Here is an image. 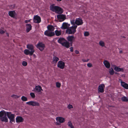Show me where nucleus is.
Listing matches in <instances>:
<instances>
[{
    "instance_id": "nucleus-1",
    "label": "nucleus",
    "mask_w": 128,
    "mask_h": 128,
    "mask_svg": "<svg viewBox=\"0 0 128 128\" xmlns=\"http://www.w3.org/2000/svg\"><path fill=\"white\" fill-rule=\"evenodd\" d=\"M26 48L28 50H25L24 51V54L26 55H32L35 51L33 45L32 44H28L26 45Z\"/></svg>"
},
{
    "instance_id": "nucleus-2",
    "label": "nucleus",
    "mask_w": 128,
    "mask_h": 128,
    "mask_svg": "<svg viewBox=\"0 0 128 128\" xmlns=\"http://www.w3.org/2000/svg\"><path fill=\"white\" fill-rule=\"evenodd\" d=\"M77 27V26L75 25L67 29L66 30L67 32L70 34H74L76 32V29Z\"/></svg>"
},
{
    "instance_id": "nucleus-3",
    "label": "nucleus",
    "mask_w": 128,
    "mask_h": 128,
    "mask_svg": "<svg viewBox=\"0 0 128 128\" xmlns=\"http://www.w3.org/2000/svg\"><path fill=\"white\" fill-rule=\"evenodd\" d=\"M7 116L10 120V122L11 123L13 122H15L14 115L12 114L10 112H7Z\"/></svg>"
},
{
    "instance_id": "nucleus-4",
    "label": "nucleus",
    "mask_w": 128,
    "mask_h": 128,
    "mask_svg": "<svg viewBox=\"0 0 128 128\" xmlns=\"http://www.w3.org/2000/svg\"><path fill=\"white\" fill-rule=\"evenodd\" d=\"M36 47L40 51H42L44 49L45 47L44 44L42 42H39L36 45Z\"/></svg>"
},
{
    "instance_id": "nucleus-5",
    "label": "nucleus",
    "mask_w": 128,
    "mask_h": 128,
    "mask_svg": "<svg viewBox=\"0 0 128 128\" xmlns=\"http://www.w3.org/2000/svg\"><path fill=\"white\" fill-rule=\"evenodd\" d=\"M65 63L62 61L60 60L58 62L57 64V67L63 69L64 68Z\"/></svg>"
},
{
    "instance_id": "nucleus-6",
    "label": "nucleus",
    "mask_w": 128,
    "mask_h": 128,
    "mask_svg": "<svg viewBox=\"0 0 128 128\" xmlns=\"http://www.w3.org/2000/svg\"><path fill=\"white\" fill-rule=\"evenodd\" d=\"M33 20L34 22L36 23H39L41 21V19L40 17L38 15L34 16Z\"/></svg>"
},
{
    "instance_id": "nucleus-7",
    "label": "nucleus",
    "mask_w": 128,
    "mask_h": 128,
    "mask_svg": "<svg viewBox=\"0 0 128 128\" xmlns=\"http://www.w3.org/2000/svg\"><path fill=\"white\" fill-rule=\"evenodd\" d=\"M44 34L47 36L51 37L54 36L55 35V34L54 32L46 30L44 32Z\"/></svg>"
},
{
    "instance_id": "nucleus-8",
    "label": "nucleus",
    "mask_w": 128,
    "mask_h": 128,
    "mask_svg": "<svg viewBox=\"0 0 128 128\" xmlns=\"http://www.w3.org/2000/svg\"><path fill=\"white\" fill-rule=\"evenodd\" d=\"M26 103L27 104L32 105V106H38L40 105L39 104L38 102L33 101L28 102Z\"/></svg>"
},
{
    "instance_id": "nucleus-9",
    "label": "nucleus",
    "mask_w": 128,
    "mask_h": 128,
    "mask_svg": "<svg viewBox=\"0 0 128 128\" xmlns=\"http://www.w3.org/2000/svg\"><path fill=\"white\" fill-rule=\"evenodd\" d=\"M57 18L60 20V21H64L66 18V16L65 15L60 14L57 16Z\"/></svg>"
},
{
    "instance_id": "nucleus-10",
    "label": "nucleus",
    "mask_w": 128,
    "mask_h": 128,
    "mask_svg": "<svg viewBox=\"0 0 128 128\" xmlns=\"http://www.w3.org/2000/svg\"><path fill=\"white\" fill-rule=\"evenodd\" d=\"M105 86L104 84H100L98 86V90L99 92L103 93L104 91Z\"/></svg>"
},
{
    "instance_id": "nucleus-11",
    "label": "nucleus",
    "mask_w": 128,
    "mask_h": 128,
    "mask_svg": "<svg viewBox=\"0 0 128 128\" xmlns=\"http://www.w3.org/2000/svg\"><path fill=\"white\" fill-rule=\"evenodd\" d=\"M75 23L76 25L79 26L82 25L83 23L82 19L80 18H78L76 19Z\"/></svg>"
},
{
    "instance_id": "nucleus-12",
    "label": "nucleus",
    "mask_w": 128,
    "mask_h": 128,
    "mask_svg": "<svg viewBox=\"0 0 128 128\" xmlns=\"http://www.w3.org/2000/svg\"><path fill=\"white\" fill-rule=\"evenodd\" d=\"M16 121L17 123L22 122L24 121V119L21 116H18L16 118Z\"/></svg>"
},
{
    "instance_id": "nucleus-13",
    "label": "nucleus",
    "mask_w": 128,
    "mask_h": 128,
    "mask_svg": "<svg viewBox=\"0 0 128 128\" xmlns=\"http://www.w3.org/2000/svg\"><path fill=\"white\" fill-rule=\"evenodd\" d=\"M55 12L58 14H62L63 12V9L59 6H58Z\"/></svg>"
},
{
    "instance_id": "nucleus-14",
    "label": "nucleus",
    "mask_w": 128,
    "mask_h": 128,
    "mask_svg": "<svg viewBox=\"0 0 128 128\" xmlns=\"http://www.w3.org/2000/svg\"><path fill=\"white\" fill-rule=\"evenodd\" d=\"M26 31L27 32H29L32 28V26L30 24H26Z\"/></svg>"
},
{
    "instance_id": "nucleus-15",
    "label": "nucleus",
    "mask_w": 128,
    "mask_h": 128,
    "mask_svg": "<svg viewBox=\"0 0 128 128\" xmlns=\"http://www.w3.org/2000/svg\"><path fill=\"white\" fill-rule=\"evenodd\" d=\"M9 15L11 17L14 18L16 15V12L13 10L10 11L8 13Z\"/></svg>"
},
{
    "instance_id": "nucleus-16",
    "label": "nucleus",
    "mask_w": 128,
    "mask_h": 128,
    "mask_svg": "<svg viewBox=\"0 0 128 128\" xmlns=\"http://www.w3.org/2000/svg\"><path fill=\"white\" fill-rule=\"evenodd\" d=\"M62 45L67 48H68L70 47V43L66 41L62 44Z\"/></svg>"
},
{
    "instance_id": "nucleus-17",
    "label": "nucleus",
    "mask_w": 128,
    "mask_h": 128,
    "mask_svg": "<svg viewBox=\"0 0 128 128\" xmlns=\"http://www.w3.org/2000/svg\"><path fill=\"white\" fill-rule=\"evenodd\" d=\"M67 40L70 42H73V40H74V36H68L67 38Z\"/></svg>"
},
{
    "instance_id": "nucleus-18",
    "label": "nucleus",
    "mask_w": 128,
    "mask_h": 128,
    "mask_svg": "<svg viewBox=\"0 0 128 128\" xmlns=\"http://www.w3.org/2000/svg\"><path fill=\"white\" fill-rule=\"evenodd\" d=\"M56 120L60 123H63L65 121L64 118L62 117H57L56 118Z\"/></svg>"
},
{
    "instance_id": "nucleus-19",
    "label": "nucleus",
    "mask_w": 128,
    "mask_h": 128,
    "mask_svg": "<svg viewBox=\"0 0 128 128\" xmlns=\"http://www.w3.org/2000/svg\"><path fill=\"white\" fill-rule=\"evenodd\" d=\"M121 86L126 89H128V84L125 82L121 81Z\"/></svg>"
},
{
    "instance_id": "nucleus-20",
    "label": "nucleus",
    "mask_w": 128,
    "mask_h": 128,
    "mask_svg": "<svg viewBox=\"0 0 128 128\" xmlns=\"http://www.w3.org/2000/svg\"><path fill=\"white\" fill-rule=\"evenodd\" d=\"M4 110H3L0 112V117L1 118L4 116L7 115V112Z\"/></svg>"
},
{
    "instance_id": "nucleus-21",
    "label": "nucleus",
    "mask_w": 128,
    "mask_h": 128,
    "mask_svg": "<svg viewBox=\"0 0 128 128\" xmlns=\"http://www.w3.org/2000/svg\"><path fill=\"white\" fill-rule=\"evenodd\" d=\"M114 69L116 71L118 72H123L124 71V69L123 68H120L117 66L115 67Z\"/></svg>"
},
{
    "instance_id": "nucleus-22",
    "label": "nucleus",
    "mask_w": 128,
    "mask_h": 128,
    "mask_svg": "<svg viewBox=\"0 0 128 128\" xmlns=\"http://www.w3.org/2000/svg\"><path fill=\"white\" fill-rule=\"evenodd\" d=\"M58 6H54L53 5H51L50 7V10L53 12H56Z\"/></svg>"
},
{
    "instance_id": "nucleus-23",
    "label": "nucleus",
    "mask_w": 128,
    "mask_h": 128,
    "mask_svg": "<svg viewBox=\"0 0 128 128\" xmlns=\"http://www.w3.org/2000/svg\"><path fill=\"white\" fill-rule=\"evenodd\" d=\"M103 63L106 68H110V64L108 61L105 60L104 61Z\"/></svg>"
},
{
    "instance_id": "nucleus-24",
    "label": "nucleus",
    "mask_w": 128,
    "mask_h": 128,
    "mask_svg": "<svg viewBox=\"0 0 128 128\" xmlns=\"http://www.w3.org/2000/svg\"><path fill=\"white\" fill-rule=\"evenodd\" d=\"M48 30L49 31L52 32L54 30V27L52 25H48L47 27Z\"/></svg>"
},
{
    "instance_id": "nucleus-25",
    "label": "nucleus",
    "mask_w": 128,
    "mask_h": 128,
    "mask_svg": "<svg viewBox=\"0 0 128 128\" xmlns=\"http://www.w3.org/2000/svg\"><path fill=\"white\" fill-rule=\"evenodd\" d=\"M35 90L36 92H40L42 90H43L41 87L40 86H36L35 87Z\"/></svg>"
},
{
    "instance_id": "nucleus-26",
    "label": "nucleus",
    "mask_w": 128,
    "mask_h": 128,
    "mask_svg": "<svg viewBox=\"0 0 128 128\" xmlns=\"http://www.w3.org/2000/svg\"><path fill=\"white\" fill-rule=\"evenodd\" d=\"M2 121V122H8V120L6 116H3L0 118Z\"/></svg>"
},
{
    "instance_id": "nucleus-27",
    "label": "nucleus",
    "mask_w": 128,
    "mask_h": 128,
    "mask_svg": "<svg viewBox=\"0 0 128 128\" xmlns=\"http://www.w3.org/2000/svg\"><path fill=\"white\" fill-rule=\"evenodd\" d=\"M66 41V40L64 38H60L58 39V42L62 44L63 43L64 41Z\"/></svg>"
},
{
    "instance_id": "nucleus-28",
    "label": "nucleus",
    "mask_w": 128,
    "mask_h": 128,
    "mask_svg": "<svg viewBox=\"0 0 128 128\" xmlns=\"http://www.w3.org/2000/svg\"><path fill=\"white\" fill-rule=\"evenodd\" d=\"M59 60V58L56 56H54L53 58L52 62L53 63L56 64Z\"/></svg>"
},
{
    "instance_id": "nucleus-29",
    "label": "nucleus",
    "mask_w": 128,
    "mask_h": 128,
    "mask_svg": "<svg viewBox=\"0 0 128 128\" xmlns=\"http://www.w3.org/2000/svg\"><path fill=\"white\" fill-rule=\"evenodd\" d=\"M67 28V24L66 23H63L61 28L62 29H68Z\"/></svg>"
},
{
    "instance_id": "nucleus-30",
    "label": "nucleus",
    "mask_w": 128,
    "mask_h": 128,
    "mask_svg": "<svg viewBox=\"0 0 128 128\" xmlns=\"http://www.w3.org/2000/svg\"><path fill=\"white\" fill-rule=\"evenodd\" d=\"M55 33L57 36H59L61 35V33L60 31L56 30L55 31Z\"/></svg>"
},
{
    "instance_id": "nucleus-31",
    "label": "nucleus",
    "mask_w": 128,
    "mask_h": 128,
    "mask_svg": "<svg viewBox=\"0 0 128 128\" xmlns=\"http://www.w3.org/2000/svg\"><path fill=\"white\" fill-rule=\"evenodd\" d=\"M122 100L124 102H128V98L125 96L122 97L121 98Z\"/></svg>"
},
{
    "instance_id": "nucleus-32",
    "label": "nucleus",
    "mask_w": 128,
    "mask_h": 128,
    "mask_svg": "<svg viewBox=\"0 0 128 128\" xmlns=\"http://www.w3.org/2000/svg\"><path fill=\"white\" fill-rule=\"evenodd\" d=\"M68 125L71 128H74V126H72V124L70 121L68 122Z\"/></svg>"
},
{
    "instance_id": "nucleus-33",
    "label": "nucleus",
    "mask_w": 128,
    "mask_h": 128,
    "mask_svg": "<svg viewBox=\"0 0 128 128\" xmlns=\"http://www.w3.org/2000/svg\"><path fill=\"white\" fill-rule=\"evenodd\" d=\"M21 99L23 101H26L27 100V98L24 96H22V97Z\"/></svg>"
},
{
    "instance_id": "nucleus-34",
    "label": "nucleus",
    "mask_w": 128,
    "mask_h": 128,
    "mask_svg": "<svg viewBox=\"0 0 128 128\" xmlns=\"http://www.w3.org/2000/svg\"><path fill=\"white\" fill-rule=\"evenodd\" d=\"M99 44L102 47H103L104 46V43L102 41H100L99 42Z\"/></svg>"
},
{
    "instance_id": "nucleus-35",
    "label": "nucleus",
    "mask_w": 128,
    "mask_h": 128,
    "mask_svg": "<svg viewBox=\"0 0 128 128\" xmlns=\"http://www.w3.org/2000/svg\"><path fill=\"white\" fill-rule=\"evenodd\" d=\"M112 70H110L109 72L110 74L111 75H113L114 73V71L113 69V68H111Z\"/></svg>"
},
{
    "instance_id": "nucleus-36",
    "label": "nucleus",
    "mask_w": 128,
    "mask_h": 128,
    "mask_svg": "<svg viewBox=\"0 0 128 128\" xmlns=\"http://www.w3.org/2000/svg\"><path fill=\"white\" fill-rule=\"evenodd\" d=\"M12 97L14 98H19L20 96H18L15 94H13L11 96Z\"/></svg>"
},
{
    "instance_id": "nucleus-37",
    "label": "nucleus",
    "mask_w": 128,
    "mask_h": 128,
    "mask_svg": "<svg viewBox=\"0 0 128 128\" xmlns=\"http://www.w3.org/2000/svg\"><path fill=\"white\" fill-rule=\"evenodd\" d=\"M22 65L24 66H26L27 65V63L26 62L24 61L22 62Z\"/></svg>"
},
{
    "instance_id": "nucleus-38",
    "label": "nucleus",
    "mask_w": 128,
    "mask_h": 128,
    "mask_svg": "<svg viewBox=\"0 0 128 128\" xmlns=\"http://www.w3.org/2000/svg\"><path fill=\"white\" fill-rule=\"evenodd\" d=\"M30 94L32 98H34L35 97V95L34 93L32 92L30 93Z\"/></svg>"
},
{
    "instance_id": "nucleus-39",
    "label": "nucleus",
    "mask_w": 128,
    "mask_h": 128,
    "mask_svg": "<svg viewBox=\"0 0 128 128\" xmlns=\"http://www.w3.org/2000/svg\"><path fill=\"white\" fill-rule=\"evenodd\" d=\"M61 84L60 83L58 82H57L56 83V86L58 88H60V86Z\"/></svg>"
},
{
    "instance_id": "nucleus-40",
    "label": "nucleus",
    "mask_w": 128,
    "mask_h": 128,
    "mask_svg": "<svg viewBox=\"0 0 128 128\" xmlns=\"http://www.w3.org/2000/svg\"><path fill=\"white\" fill-rule=\"evenodd\" d=\"M89 33L87 32H85L84 33V35L85 36H88L89 35Z\"/></svg>"
},
{
    "instance_id": "nucleus-41",
    "label": "nucleus",
    "mask_w": 128,
    "mask_h": 128,
    "mask_svg": "<svg viewBox=\"0 0 128 128\" xmlns=\"http://www.w3.org/2000/svg\"><path fill=\"white\" fill-rule=\"evenodd\" d=\"M68 108L69 109H71V108H73V107L72 105L69 104L68 106Z\"/></svg>"
},
{
    "instance_id": "nucleus-42",
    "label": "nucleus",
    "mask_w": 128,
    "mask_h": 128,
    "mask_svg": "<svg viewBox=\"0 0 128 128\" xmlns=\"http://www.w3.org/2000/svg\"><path fill=\"white\" fill-rule=\"evenodd\" d=\"M5 33V32L4 30H0V33L2 34H3Z\"/></svg>"
},
{
    "instance_id": "nucleus-43",
    "label": "nucleus",
    "mask_w": 128,
    "mask_h": 128,
    "mask_svg": "<svg viewBox=\"0 0 128 128\" xmlns=\"http://www.w3.org/2000/svg\"><path fill=\"white\" fill-rule=\"evenodd\" d=\"M87 66L89 67H91L92 66V64L90 63H88L87 64Z\"/></svg>"
},
{
    "instance_id": "nucleus-44",
    "label": "nucleus",
    "mask_w": 128,
    "mask_h": 128,
    "mask_svg": "<svg viewBox=\"0 0 128 128\" xmlns=\"http://www.w3.org/2000/svg\"><path fill=\"white\" fill-rule=\"evenodd\" d=\"M30 20H26L24 22H25V23H27L28 22H30Z\"/></svg>"
},
{
    "instance_id": "nucleus-45",
    "label": "nucleus",
    "mask_w": 128,
    "mask_h": 128,
    "mask_svg": "<svg viewBox=\"0 0 128 128\" xmlns=\"http://www.w3.org/2000/svg\"><path fill=\"white\" fill-rule=\"evenodd\" d=\"M73 47H71L70 48V51L71 52H73Z\"/></svg>"
},
{
    "instance_id": "nucleus-46",
    "label": "nucleus",
    "mask_w": 128,
    "mask_h": 128,
    "mask_svg": "<svg viewBox=\"0 0 128 128\" xmlns=\"http://www.w3.org/2000/svg\"><path fill=\"white\" fill-rule=\"evenodd\" d=\"M89 60L88 59L87 60H86L84 59H82V60L84 62H88Z\"/></svg>"
},
{
    "instance_id": "nucleus-47",
    "label": "nucleus",
    "mask_w": 128,
    "mask_h": 128,
    "mask_svg": "<svg viewBox=\"0 0 128 128\" xmlns=\"http://www.w3.org/2000/svg\"><path fill=\"white\" fill-rule=\"evenodd\" d=\"M75 52L76 54H78L79 53V52L76 50L74 51Z\"/></svg>"
},
{
    "instance_id": "nucleus-48",
    "label": "nucleus",
    "mask_w": 128,
    "mask_h": 128,
    "mask_svg": "<svg viewBox=\"0 0 128 128\" xmlns=\"http://www.w3.org/2000/svg\"><path fill=\"white\" fill-rule=\"evenodd\" d=\"M73 42H70V46H72V43Z\"/></svg>"
},
{
    "instance_id": "nucleus-49",
    "label": "nucleus",
    "mask_w": 128,
    "mask_h": 128,
    "mask_svg": "<svg viewBox=\"0 0 128 128\" xmlns=\"http://www.w3.org/2000/svg\"><path fill=\"white\" fill-rule=\"evenodd\" d=\"M115 74H119V73H118V72H115Z\"/></svg>"
},
{
    "instance_id": "nucleus-50",
    "label": "nucleus",
    "mask_w": 128,
    "mask_h": 128,
    "mask_svg": "<svg viewBox=\"0 0 128 128\" xmlns=\"http://www.w3.org/2000/svg\"><path fill=\"white\" fill-rule=\"evenodd\" d=\"M122 77H125V75L124 74H122Z\"/></svg>"
},
{
    "instance_id": "nucleus-51",
    "label": "nucleus",
    "mask_w": 128,
    "mask_h": 128,
    "mask_svg": "<svg viewBox=\"0 0 128 128\" xmlns=\"http://www.w3.org/2000/svg\"><path fill=\"white\" fill-rule=\"evenodd\" d=\"M71 23L72 24H74V21H72L71 22Z\"/></svg>"
},
{
    "instance_id": "nucleus-52",
    "label": "nucleus",
    "mask_w": 128,
    "mask_h": 128,
    "mask_svg": "<svg viewBox=\"0 0 128 128\" xmlns=\"http://www.w3.org/2000/svg\"><path fill=\"white\" fill-rule=\"evenodd\" d=\"M122 52V50H120V53H121Z\"/></svg>"
},
{
    "instance_id": "nucleus-53",
    "label": "nucleus",
    "mask_w": 128,
    "mask_h": 128,
    "mask_svg": "<svg viewBox=\"0 0 128 128\" xmlns=\"http://www.w3.org/2000/svg\"><path fill=\"white\" fill-rule=\"evenodd\" d=\"M61 0H57V1L58 2L61 1Z\"/></svg>"
},
{
    "instance_id": "nucleus-54",
    "label": "nucleus",
    "mask_w": 128,
    "mask_h": 128,
    "mask_svg": "<svg viewBox=\"0 0 128 128\" xmlns=\"http://www.w3.org/2000/svg\"><path fill=\"white\" fill-rule=\"evenodd\" d=\"M9 36V34H8L7 36Z\"/></svg>"
}]
</instances>
